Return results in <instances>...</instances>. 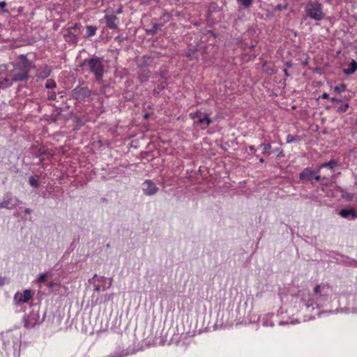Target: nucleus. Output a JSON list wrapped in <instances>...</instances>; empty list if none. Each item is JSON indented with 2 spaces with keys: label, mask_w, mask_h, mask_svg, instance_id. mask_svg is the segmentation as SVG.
<instances>
[{
  "label": "nucleus",
  "mask_w": 357,
  "mask_h": 357,
  "mask_svg": "<svg viewBox=\"0 0 357 357\" xmlns=\"http://www.w3.org/2000/svg\"><path fill=\"white\" fill-rule=\"evenodd\" d=\"M18 59V62L10 63V73L13 75L12 80L13 83L27 81L29 78V73L30 70L36 67L35 65L28 60L25 54L19 55Z\"/></svg>",
  "instance_id": "1"
},
{
  "label": "nucleus",
  "mask_w": 357,
  "mask_h": 357,
  "mask_svg": "<svg viewBox=\"0 0 357 357\" xmlns=\"http://www.w3.org/2000/svg\"><path fill=\"white\" fill-rule=\"evenodd\" d=\"M85 66H86L89 71L94 75L96 81L98 83L102 84L100 89V92L102 93H105V89L108 87V85L103 84L102 77L105 69L102 58L94 56L91 58L84 59L79 64V67L84 68Z\"/></svg>",
  "instance_id": "2"
},
{
  "label": "nucleus",
  "mask_w": 357,
  "mask_h": 357,
  "mask_svg": "<svg viewBox=\"0 0 357 357\" xmlns=\"http://www.w3.org/2000/svg\"><path fill=\"white\" fill-rule=\"evenodd\" d=\"M46 312H44L42 317L40 316V306L37 304L31 306V311L24 317V327L32 328L36 325L42 324L45 318Z\"/></svg>",
  "instance_id": "3"
},
{
  "label": "nucleus",
  "mask_w": 357,
  "mask_h": 357,
  "mask_svg": "<svg viewBox=\"0 0 357 357\" xmlns=\"http://www.w3.org/2000/svg\"><path fill=\"white\" fill-rule=\"evenodd\" d=\"M306 16L315 21H320L324 18L321 3L318 1H309L305 6Z\"/></svg>",
  "instance_id": "4"
},
{
  "label": "nucleus",
  "mask_w": 357,
  "mask_h": 357,
  "mask_svg": "<svg viewBox=\"0 0 357 357\" xmlns=\"http://www.w3.org/2000/svg\"><path fill=\"white\" fill-rule=\"evenodd\" d=\"M190 116L193 119L194 124L199 126L202 130L206 129L212 123L209 114L199 110L190 113Z\"/></svg>",
  "instance_id": "5"
},
{
  "label": "nucleus",
  "mask_w": 357,
  "mask_h": 357,
  "mask_svg": "<svg viewBox=\"0 0 357 357\" xmlns=\"http://www.w3.org/2000/svg\"><path fill=\"white\" fill-rule=\"evenodd\" d=\"M91 95V91L87 86H77L72 91V96L78 101H82Z\"/></svg>",
  "instance_id": "6"
},
{
  "label": "nucleus",
  "mask_w": 357,
  "mask_h": 357,
  "mask_svg": "<svg viewBox=\"0 0 357 357\" xmlns=\"http://www.w3.org/2000/svg\"><path fill=\"white\" fill-rule=\"evenodd\" d=\"M330 100L333 102L334 105L326 106V108L327 109L335 108L336 112L340 114L346 112L349 107V103H342V100L340 98L332 97L330 98Z\"/></svg>",
  "instance_id": "7"
},
{
  "label": "nucleus",
  "mask_w": 357,
  "mask_h": 357,
  "mask_svg": "<svg viewBox=\"0 0 357 357\" xmlns=\"http://www.w3.org/2000/svg\"><path fill=\"white\" fill-rule=\"evenodd\" d=\"M6 72H8V66L1 65L0 66V88L6 89L10 86L13 84L12 78L10 80L7 79Z\"/></svg>",
  "instance_id": "8"
},
{
  "label": "nucleus",
  "mask_w": 357,
  "mask_h": 357,
  "mask_svg": "<svg viewBox=\"0 0 357 357\" xmlns=\"http://www.w3.org/2000/svg\"><path fill=\"white\" fill-rule=\"evenodd\" d=\"M16 206L14 204V196L10 192L4 194L3 198L0 201V208L11 210Z\"/></svg>",
  "instance_id": "9"
},
{
  "label": "nucleus",
  "mask_w": 357,
  "mask_h": 357,
  "mask_svg": "<svg viewBox=\"0 0 357 357\" xmlns=\"http://www.w3.org/2000/svg\"><path fill=\"white\" fill-rule=\"evenodd\" d=\"M315 176V170L311 167H305L299 174V179L303 181L310 182L313 184V176Z\"/></svg>",
  "instance_id": "10"
},
{
  "label": "nucleus",
  "mask_w": 357,
  "mask_h": 357,
  "mask_svg": "<svg viewBox=\"0 0 357 357\" xmlns=\"http://www.w3.org/2000/svg\"><path fill=\"white\" fill-rule=\"evenodd\" d=\"M143 190L146 195H153L158 191V188L151 180H146L143 183Z\"/></svg>",
  "instance_id": "11"
},
{
  "label": "nucleus",
  "mask_w": 357,
  "mask_h": 357,
  "mask_svg": "<svg viewBox=\"0 0 357 357\" xmlns=\"http://www.w3.org/2000/svg\"><path fill=\"white\" fill-rule=\"evenodd\" d=\"M106 26L110 29L118 28L119 19L115 15H105L104 17Z\"/></svg>",
  "instance_id": "12"
},
{
  "label": "nucleus",
  "mask_w": 357,
  "mask_h": 357,
  "mask_svg": "<svg viewBox=\"0 0 357 357\" xmlns=\"http://www.w3.org/2000/svg\"><path fill=\"white\" fill-rule=\"evenodd\" d=\"M32 297V292L30 289H26L22 294L17 292L15 295V299H18L19 303H26Z\"/></svg>",
  "instance_id": "13"
},
{
  "label": "nucleus",
  "mask_w": 357,
  "mask_h": 357,
  "mask_svg": "<svg viewBox=\"0 0 357 357\" xmlns=\"http://www.w3.org/2000/svg\"><path fill=\"white\" fill-rule=\"evenodd\" d=\"M340 215L349 220H355L357 218V212L354 208H342L340 211Z\"/></svg>",
  "instance_id": "14"
},
{
  "label": "nucleus",
  "mask_w": 357,
  "mask_h": 357,
  "mask_svg": "<svg viewBox=\"0 0 357 357\" xmlns=\"http://www.w3.org/2000/svg\"><path fill=\"white\" fill-rule=\"evenodd\" d=\"M152 63V59L149 55H144L140 60V63H138L137 66L141 70L150 66Z\"/></svg>",
  "instance_id": "15"
},
{
  "label": "nucleus",
  "mask_w": 357,
  "mask_h": 357,
  "mask_svg": "<svg viewBox=\"0 0 357 357\" xmlns=\"http://www.w3.org/2000/svg\"><path fill=\"white\" fill-rule=\"evenodd\" d=\"M357 70V62L352 59L348 66V68L343 69V73L345 75H349L354 74Z\"/></svg>",
  "instance_id": "16"
},
{
  "label": "nucleus",
  "mask_w": 357,
  "mask_h": 357,
  "mask_svg": "<svg viewBox=\"0 0 357 357\" xmlns=\"http://www.w3.org/2000/svg\"><path fill=\"white\" fill-rule=\"evenodd\" d=\"M164 26V23H155L153 24L151 29H146V33L151 36H154L157 33L158 30Z\"/></svg>",
  "instance_id": "17"
},
{
  "label": "nucleus",
  "mask_w": 357,
  "mask_h": 357,
  "mask_svg": "<svg viewBox=\"0 0 357 357\" xmlns=\"http://www.w3.org/2000/svg\"><path fill=\"white\" fill-rule=\"evenodd\" d=\"M338 165V162L336 160H331L330 161L327 162L321 163L319 165V169H323V168H329L331 169H333L337 165Z\"/></svg>",
  "instance_id": "18"
},
{
  "label": "nucleus",
  "mask_w": 357,
  "mask_h": 357,
  "mask_svg": "<svg viewBox=\"0 0 357 357\" xmlns=\"http://www.w3.org/2000/svg\"><path fill=\"white\" fill-rule=\"evenodd\" d=\"M86 35L85 38H88L93 36L96 34V31H97V27L96 26L87 25L86 26Z\"/></svg>",
  "instance_id": "19"
},
{
  "label": "nucleus",
  "mask_w": 357,
  "mask_h": 357,
  "mask_svg": "<svg viewBox=\"0 0 357 357\" xmlns=\"http://www.w3.org/2000/svg\"><path fill=\"white\" fill-rule=\"evenodd\" d=\"M160 18H161V20H163V22L162 23H164V24H165L167 22L170 21V20L172 18V15L169 13H168L167 11L165 10L162 13Z\"/></svg>",
  "instance_id": "20"
},
{
  "label": "nucleus",
  "mask_w": 357,
  "mask_h": 357,
  "mask_svg": "<svg viewBox=\"0 0 357 357\" xmlns=\"http://www.w3.org/2000/svg\"><path fill=\"white\" fill-rule=\"evenodd\" d=\"M29 183L30 185H31L33 188H38V186L40 185L38 178H36L35 176H33L29 177Z\"/></svg>",
  "instance_id": "21"
},
{
  "label": "nucleus",
  "mask_w": 357,
  "mask_h": 357,
  "mask_svg": "<svg viewBox=\"0 0 357 357\" xmlns=\"http://www.w3.org/2000/svg\"><path fill=\"white\" fill-rule=\"evenodd\" d=\"M346 90V84L342 83L334 87V92L340 93Z\"/></svg>",
  "instance_id": "22"
},
{
  "label": "nucleus",
  "mask_w": 357,
  "mask_h": 357,
  "mask_svg": "<svg viewBox=\"0 0 357 357\" xmlns=\"http://www.w3.org/2000/svg\"><path fill=\"white\" fill-rule=\"evenodd\" d=\"M299 140H300L299 136L292 135H290V134H289L287 136V143H291V142H294L299 141Z\"/></svg>",
  "instance_id": "23"
},
{
  "label": "nucleus",
  "mask_w": 357,
  "mask_h": 357,
  "mask_svg": "<svg viewBox=\"0 0 357 357\" xmlns=\"http://www.w3.org/2000/svg\"><path fill=\"white\" fill-rule=\"evenodd\" d=\"M56 86V82L54 79H49L47 80L45 87L47 89H54Z\"/></svg>",
  "instance_id": "24"
},
{
  "label": "nucleus",
  "mask_w": 357,
  "mask_h": 357,
  "mask_svg": "<svg viewBox=\"0 0 357 357\" xmlns=\"http://www.w3.org/2000/svg\"><path fill=\"white\" fill-rule=\"evenodd\" d=\"M79 26V24L75 23V24H73V26L68 28V29H67L68 34L70 36H73L74 38H75V35L72 33V31L78 29Z\"/></svg>",
  "instance_id": "25"
},
{
  "label": "nucleus",
  "mask_w": 357,
  "mask_h": 357,
  "mask_svg": "<svg viewBox=\"0 0 357 357\" xmlns=\"http://www.w3.org/2000/svg\"><path fill=\"white\" fill-rule=\"evenodd\" d=\"M260 146L263 148V154H267L271 149V144H261Z\"/></svg>",
  "instance_id": "26"
},
{
  "label": "nucleus",
  "mask_w": 357,
  "mask_h": 357,
  "mask_svg": "<svg viewBox=\"0 0 357 357\" xmlns=\"http://www.w3.org/2000/svg\"><path fill=\"white\" fill-rule=\"evenodd\" d=\"M238 3H241L245 8H249L252 3V0H236Z\"/></svg>",
  "instance_id": "27"
},
{
  "label": "nucleus",
  "mask_w": 357,
  "mask_h": 357,
  "mask_svg": "<svg viewBox=\"0 0 357 357\" xmlns=\"http://www.w3.org/2000/svg\"><path fill=\"white\" fill-rule=\"evenodd\" d=\"M32 149L35 151L33 153L36 157H40L43 155H45L47 151H42L40 149L36 150V148L32 147Z\"/></svg>",
  "instance_id": "28"
},
{
  "label": "nucleus",
  "mask_w": 357,
  "mask_h": 357,
  "mask_svg": "<svg viewBox=\"0 0 357 357\" xmlns=\"http://www.w3.org/2000/svg\"><path fill=\"white\" fill-rule=\"evenodd\" d=\"M114 298V294H105L104 296L101 298L102 299V302L104 303L109 302V301H112Z\"/></svg>",
  "instance_id": "29"
},
{
  "label": "nucleus",
  "mask_w": 357,
  "mask_h": 357,
  "mask_svg": "<svg viewBox=\"0 0 357 357\" xmlns=\"http://www.w3.org/2000/svg\"><path fill=\"white\" fill-rule=\"evenodd\" d=\"M266 65H267V62H264L262 66L263 70L264 72L267 73L268 74H273L274 73L273 69L270 67H266Z\"/></svg>",
  "instance_id": "30"
},
{
  "label": "nucleus",
  "mask_w": 357,
  "mask_h": 357,
  "mask_svg": "<svg viewBox=\"0 0 357 357\" xmlns=\"http://www.w3.org/2000/svg\"><path fill=\"white\" fill-rule=\"evenodd\" d=\"M209 9L211 11L217 12L219 10V7L215 2H211L209 6Z\"/></svg>",
  "instance_id": "31"
},
{
  "label": "nucleus",
  "mask_w": 357,
  "mask_h": 357,
  "mask_svg": "<svg viewBox=\"0 0 357 357\" xmlns=\"http://www.w3.org/2000/svg\"><path fill=\"white\" fill-rule=\"evenodd\" d=\"M167 75H168V70L166 69L161 70L159 72L160 77L165 79H167V78H168Z\"/></svg>",
  "instance_id": "32"
},
{
  "label": "nucleus",
  "mask_w": 357,
  "mask_h": 357,
  "mask_svg": "<svg viewBox=\"0 0 357 357\" xmlns=\"http://www.w3.org/2000/svg\"><path fill=\"white\" fill-rule=\"evenodd\" d=\"M326 178V177L321 178V176L319 175V169L317 171H315V176H313V180L314 179L317 181H319L321 179L324 180Z\"/></svg>",
  "instance_id": "33"
},
{
  "label": "nucleus",
  "mask_w": 357,
  "mask_h": 357,
  "mask_svg": "<svg viewBox=\"0 0 357 357\" xmlns=\"http://www.w3.org/2000/svg\"><path fill=\"white\" fill-rule=\"evenodd\" d=\"M6 6V1H0V8L2 10V12L3 13H9V11L5 8Z\"/></svg>",
  "instance_id": "34"
},
{
  "label": "nucleus",
  "mask_w": 357,
  "mask_h": 357,
  "mask_svg": "<svg viewBox=\"0 0 357 357\" xmlns=\"http://www.w3.org/2000/svg\"><path fill=\"white\" fill-rule=\"evenodd\" d=\"M43 73V77H47L51 73V69L49 67L46 66Z\"/></svg>",
  "instance_id": "35"
},
{
  "label": "nucleus",
  "mask_w": 357,
  "mask_h": 357,
  "mask_svg": "<svg viewBox=\"0 0 357 357\" xmlns=\"http://www.w3.org/2000/svg\"><path fill=\"white\" fill-rule=\"evenodd\" d=\"M6 66H8V72H6V76H7V79L10 80V78H13V75L10 73H11V66H10V63L9 64H7Z\"/></svg>",
  "instance_id": "36"
},
{
  "label": "nucleus",
  "mask_w": 357,
  "mask_h": 357,
  "mask_svg": "<svg viewBox=\"0 0 357 357\" xmlns=\"http://www.w3.org/2000/svg\"><path fill=\"white\" fill-rule=\"evenodd\" d=\"M46 278H47V274L46 273H42L38 277V282H44L46 280Z\"/></svg>",
  "instance_id": "37"
},
{
  "label": "nucleus",
  "mask_w": 357,
  "mask_h": 357,
  "mask_svg": "<svg viewBox=\"0 0 357 357\" xmlns=\"http://www.w3.org/2000/svg\"><path fill=\"white\" fill-rule=\"evenodd\" d=\"M47 98H48V100H56V93L55 92H49Z\"/></svg>",
  "instance_id": "38"
},
{
  "label": "nucleus",
  "mask_w": 357,
  "mask_h": 357,
  "mask_svg": "<svg viewBox=\"0 0 357 357\" xmlns=\"http://www.w3.org/2000/svg\"><path fill=\"white\" fill-rule=\"evenodd\" d=\"M287 4H284V5H282V4H278L276 6H275V10H285L287 9Z\"/></svg>",
  "instance_id": "39"
},
{
  "label": "nucleus",
  "mask_w": 357,
  "mask_h": 357,
  "mask_svg": "<svg viewBox=\"0 0 357 357\" xmlns=\"http://www.w3.org/2000/svg\"><path fill=\"white\" fill-rule=\"evenodd\" d=\"M125 39H126V37H123V36L121 35H119V36H117L116 37H115L114 40L117 42H119V43H121Z\"/></svg>",
  "instance_id": "40"
},
{
  "label": "nucleus",
  "mask_w": 357,
  "mask_h": 357,
  "mask_svg": "<svg viewBox=\"0 0 357 357\" xmlns=\"http://www.w3.org/2000/svg\"><path fill=\"white\" fill-rule=\"evenodd\" d=\"M194 54V51L190 50L187 54H186V56L190 58V59H197V57L194 56H193Z\"/></svg>",
  "instance_id": "41"
},
{
  "label": "nucleus",
  "mask_w": 357,
  "mask_h": 357,
  "mask_svg": "<svg viewBox=\"0 0 357 357\" xmlns=\"http://www.w3.org/2000/svg\"><path fill=\"white\" fill-rule=\"evenodd\" d=\"M320 291V285L317 284L314 288V293L317 294Z\"/></svg>",
  "instance_id": "42"
},
{
  "label": "nucleus",
  "mask_w": 357,
  "mask_h": 357,
  "mask_svg": "<svg viewBox=\"0 0 357 357\" xmlns=\"http://www.w3.org/2000/svg\"><path fill=\"white\" fill-rule=\"evenodd\" d=\"M321 98H323V99H329V100L331 98L329 97V95L327 93H326V92L322 93V95L321 96Z\"/></svg>",
  "instance_id": "43"
},
{
  "label": "nucleus",
  "mask_w": 357,
  "mask_h": 357,
  "mask_svg": "<svg viewBox=\"0 0 357 357\" xmlns=\"http://www.w3.org/2000/svg\"><path fill=\"white\" fill-rule=\"evenodd\" d=\"M55 285H57V284H56V283H55V282H49V283L47 284V287H48L49 288H52V287H53L54 286H55Z\"/></svg>",
  "instance_id": "44"
},
{
  "label": "nucleus",
  "mask_w": 357,
  "mask_h": 357,
  "mask_svg": "<svg viewBox=\"0 0 357 357\" xmlns=\"http://www.w3.org/2000/svg\"><path fill=\"white\" fill-rule=\"evenodd\" d=\"M14 204H16V206L19 204H22V202L19 200L17 197H14Z\"/></svg>",
  "instance_id": "45"
},
{
  "label": "nucleus",
  "mask_w": 357,
  "mask_h": 357,
  "mask_svg": "<svg viewBox=\"0 0 357 357\" xmlns=\"http://www.w3.org/2000/svg\"><path fill=\"white\" fill-rule=\"evenodd\" d=\"M285 66H286L287 67L291 68V67H292V66H293V63H292V62H291V61H287V62L285 63Z\"/></svg>",
  "instance_id": "46"
},
{
  "label": "nucleus",
  "mask_w": 357,
  "mask_h": 357,
  "mask_svg": "<svg viewBox=\"0 0 357 357\" xmlns=\"http://www.w3.org/2000/svg\"><path fill=\"white\" fill-rule=\"evenodd\" d=\"M94 291H100V286L99 284H96L94 286Z\"/></svg>",
  "instance_id": "47"
},
{
  "label": "nucleus",
  "mask_w": 357,
  "mask_h": 357,
  "mask_svg": "<svg viewBox=\"0 0 357 357\" xmlns=\"http://www.w3.org/2000/svg\"><path fill=\"white\" fill-rule=\"evenodd\" d=\"M208 34H210L211 36H213L214 38H216V34L212 30H208Z\"/></svg>",
  "instance_id": "48"
},
{
  "label": "nucleus",
  "mask_w": 357,
  "mask_h": 357,
  "mask_svg": "<svg viewBox=\"0 0 357 357\" xmlns=\"http://www.w3.org/2000/svg\"><path fill=\"white\" fill-rule=\"evenodd\" d=\"M75 43H77V37L75 36V38H74L73 36H70L68 33L67 35Z\"/></svg>",
  "instance_id": "49"
},
{
  "label": "nucleus",
  "mask_w": 357,
  "mask_h": 357,
  "mask_svg": "<svg viewBox=\"0 0 357 357\" xmlns=\"http://www.w3.org/2000/svg\"><path fill=\"white\" fill-rule=\"evenodd\" d=\"M24 212L26 214H29V213H31L32 212V210L31 208H25Z\"/></svg>",
  "instance_id": "50"
},
{
  "label": "nucleus",
  "mask_w": 357,
  "mask_h": 357,
  "mask_svg": "<svg viewBox=\"0 0 357 357\" xmlns=\"http://www.w3.org/2000/svg\"><path fill=\"white\" fill-rule=\"evenodd\" d=\"M5 284V280L2 278H0V287L4 285Z\"/></svg>",
  "instance_id": "51"
},
{
  "label": "nucleus",
  "mask_w": 357,
  "mask_h": 357,
  "mask_svg": "<svg viewBox=\"0 0 357 357\" xmlns=\"http://www.w3.org/2000/svg\"><path fill=\"white\" fill-rule=\"evenodd\" d=\"M283 72H284V73L285 74V75H286L287 77L290 76V74L289 73V72H288V70H287V69L284 68V69L283 70Z\"/></svg>",
  "instance_id": "52"
},
{
  "label": "nucleus",
  "mask_w": 357,
  "mask_h": 357,
  "mask_svg": "<svg viewBox=\"0 0 357 357\" xmlns=\"http://www.w3.org/2000/svg\"><path fill=\"white\" fill-rule=\"evenodd\" d=\"M249 149L251 151H256V149L254 146L251 145V146H249Z\"/></svg>",
  "instance_id": "53"
},
{
  "label": "nucleus",
  "mask_w": 357,
  "mask_h": 357,
  "mask_svg": "<svg viewBox=\"0 0 357 357\" xmlns=\"http://www.w3.org/2000/svg\"><path fill=\"white\" fill-rule=\"evenodd\" d=\"M102 301H100V302H98V298H97L96 300V301L94 302L93 305H98V304H100L101 303Z\"/></svg>",
  "instance_id": "54"
},
{
  "label": "nucleus",
  "mask_w": 357,
  "mask_h": 357,
  "mask_svg": "<svg viewBox=\"0 0 357 357\" xmlns=\"http://www.w3.org/2000/svg\"><path fill=\"white\" fill-rule=\"evenodd\" d=\"M105 280V277H100V279H98V280L100 282H104Z\"/></svg>",
  "instance_id": "55"
},
{
  "label": "nucleus",
  "mask_w": 357,
  "mask_h": 357,
  "mask_svg": "<svg viewBox=\"0 0 357 357\" xmlns=\"http://www.w3.org/2000/svg\"><path fill=\"white\" fill-rule=\"evenodd\" d=\"M284 156V154H283V152L281 151L278 155V157H282Z\"/></svg>",
  "instance_id": "56"
},
{
  "label": "nucleus",
  "mask_w": 357,
  "mask_h": 357,
  "mask_svg": "<svg viewBox=\"0 0 357 357\" xmlns=\"http://www.w3.org/2000/svg\"><path fill=\"white\" fill-rule=\"evenodd\" d=\"M259 162L261 163H263V162H264V160L262 158H259Z\"/></svg>",
  "instance_id": "57"
},
{
  "label": "nucleus",
  "mask_w": 357,
  "mask_h": 357,
  "mask_svg": "<svg viewBox=\"0 0 357 357\" xmlns=\"http://www.w3.org/2000/svg\"><path fill=\"white\" fill-rule=\"evenodd\" d=\"M121 12H122L121 8L118 9V10H117V13H121Z\"/></svg>",
  "instance_id": "58"
},
{
  "label": "nucleus",
  "mask_w": 357,
  "mask_h": 357,
  "mask_svg": "<svg viewBox=\"0 0 357 357\" xmlns=\"http://www.w3.org/2000/svg\"><path fill=\"white\" fill-rule=\"evenodd\" d=\"M102 201L103 202H107V199H106V198H102Z\"/></svg>",
  "instance_id": "59"
},
{
  "label": "nucleus",
  "mask_w": 357,
  "mask_h": 357,
  "mask_svg": "<svg viewBox=\"0 0 357 357\" xmlns=\"http://www.w3.org/2000/svg\"><path fill=\"white\" fill-rule=\"evenodd\" d=\"M112 282V279L110 280L109 286L107 288H109L111 286Z\"/></svg>",
  "instance_id": "60"
},
{
  "label": "nucleus",
  "mask_w": 357,
  "mask_h": 357,
  "mask_svg": "<svg viewBox=\"0 0 357 357\" xmlns=\"http://www.w3.org/2000/svg\"><path fill=\"white\" fill-rule=\"evenodd\" d=\"M96 277H97L96 274L94 275V276L93 277V279L95 278Z\"/></svg>",
  "instance_id": "61"
},
{
  "label": "nucleus",
  "mask_w": 357,
  "mask_h": 357,
  "mask_svg": "<svg viewBox=\"0 0 357 357\" xmlns=\"http://www.w3.org/2000/svg\"><path fill=\"white\" fill-rule=\"evenodd\" d=\"M106 289H107V287H105V286L102 288L103 290H105Z\"/></svg>",
  "instance_id": "62"
}]
</instances>
